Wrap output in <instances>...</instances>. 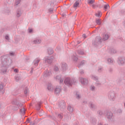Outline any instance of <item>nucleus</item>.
I'll list each match as a JSON object with an SVG mask.
<instances>
[{"mask_svg":"<svg viewBox=\"0 0 125 125\" xmlns=\"http://www.w3.org/2000/svg\"><path fill=\"white\" fill-rule=\"evenodd\" d=\"M80 73L81 75H83V74H84V72L83 70H82L80 72Z\"/></svg>","mask_w":125,"mask_h":125,"instance_id":"57","label":"nucleus"},{"mask_svg":"<svg viewBox=\"0 0 125 125\" xmlns=\"http://www.w3.org/2000/svg\"><path fill=\"white\" fill-rule=\"evenodd\" d=\"M67 110L69 111V112H70V113H73L74 111V108L73 107L71 106V105H68L67 106Z\"/></svg>","mask_w":125,"mask_h":125,"instance_id":"20","label":"nucleus"},{"mask_svg":"<svg viewBox=\"0 0 125 125\" xmlns=\"http://www.w3.org/2000/svg\"><path fill=\"white\" fill-rule=\"evenodd\" d=\"M28 90H29V89L28 88V87H25L24 89V94H28Z\"/></svg>","mask_w":125,"mask_h":125,"instance_id":"36","label":"nucleus"},{"mask_svg":"<svg viewBox=\"0 0 125 125\" xmlns=\"http://www.w3.org/2000/svg\"><path fill=\"white\" fill-rule=\"evenodd\" d=\"M109 73H112L113 72V68H110L108 70Z\"/></svg>","mask_w":125,"mask_h":125,"instance_id":"50","label":"nucleus"},{"mask_svg":"<svg viewBox=\"0 0 125 125\" xmlns=\"http://www.w3.org/2000/svg\"><path fill=\"white\" fill-rule=\"evenodd\" d=\"M51 75V71H46L44 74V77L45 78L47 77H49Z\"/></svg>","mask_w":125,"mask_h":125,"instance_id":"23","label":"nucleus"},{"mask_svg":"<svg viewBox=\"0 0 125 125\" xmlns=\"http://www.w3.org/2000/svg\"><path fill=\"white\" fill-rule=\"evenodd\" d=\"M26 122H27L28 123H30V119L27 118V120H26Z\"/></svg>","mask_w":125,"mask_h":125,"instance_id":"60","label":"nucleus"},{"mask_svg":"<svg viewBox=\"0 0 125 125\" xmlns=\"http://www.w3.org/2000/svg\"><path fill=\"white\" fill-rule=\"evenodd\" d=\"M47 52L49 55H51V54H53L54 52L53 50L50 48H48L47 49Z\"/></svg>","mask_w":125,"mask_h":125,"instance_id":"24","label":"nucleus"},{"mask_svg":"<svg viewBox=\"0 0 125 125\" xmlns=\"http://www.w3.org/2000/svg\"><path fill=\"white\" fill-rule=\"evenodd\" d=\"M90 123H91V124H92L94 125H96V119L94 118H91L90 119Z\"/></svg>","mask_w":125,"mask_h":125,"instance_id":"19","label":"nucleus"},{"mask_svg":"<svg viewBox=\"0 0 125 125\" xmlns=\"http://www.w3.org/2000/svg\"><path fill=\"white\" fill-rule=\"evenodd\" d=\"M14 72H15V73H18V72H19V70H18V69H15L14 70Z\"/></svg>","mask_w":125,"mask_h":125,"instance_id":"53","label":"nucleus"},{"mask_svg":"<svg viewBox=\"0 0 125 125\" xmlns=\"http://www.w3.org/2000/svg\"><path fill=\"white\" fill-rule=\"evenodd\" d=\"M22 15V11H21V9L19 8L17 11V17L19 18Z\"/></svg>","mask_w":125,"mask_h":125,"instance_id":"14","label":"nucleus"},{"mask_svg":"<svg viewBox=\"0 0 125 125\" xmlns=\"http://www.w3.org/2000/svg\"><path fill=\"white\" fill-rule=\"evenodd\" d=\"M73 60L75 62H77V61H78V57H76V56H73Z\"/></svg>","mask_w":125,"mask_h":125,"instance_id":"40","label":"nucleus"},{"mask_svg":"<svg viewBox=\"0 0 125 125\" xmlns=\"http://www.w3.org/2000/svg\"><path fill=\"white\" fill-rule=\"evenodd\" d=\"M41 42L42 41L41 40V39H36L33 41V42L35 44H39L41 43Z\"/></svg>","mask_w":125,"mask_h":125,"instance_id":"25","label":"nucleus"},{"mask_svg":"<svg viewBox=\"0 0 125 125\" xmlns=\"http://www.w3.org/2000/svg\"><path fill=\"white\" fill-rule=\"evenodd\" d=\"M96 23L98 25H101V20L100 19H98L96 20Z\"/></svg>","mask_w":125,"mask_h":125,"instance_id":"32","label":"nucleus"},{"mask_svg":"<svg viewBox=\"0 0 125 125\" xmlns=\"http://www.w3.org/2000/svg\"><path fill=\"white\" fill-rule=\"evenodd\" d=\"M33 70H34V68L32 67L31 68V70L30 71V73H33Z\"/></svg>","mask_w":125,"mask_h":125,"instance_id":"63","label":"nucleus"},{"mask_svg":"<svg viewBox=\"0 0 125 125\" xmlns=\"http://www.w3.org/2000/svg\"><path fill=\"white\" fill-rule=\"evenodd\" d=\"M79 4H80V2H79L78 1H76L73 4L74 8H75V7H78V5H79Z\"/></svg>","mask_w":125,"mask_h":125,"instance_id":"28","label":"nucleus"},{"mask_svg":"<svg viewBox=\"0 0 125 125\" xmlns=\"http://www.w3.org/2000/svg\"><path fill=\"white\" fill-rule=\"evenodd\" d=\"M80 80L81 83H82V84H83V85H86V84H87V83H88V81L86 79L81 78Z\"/></svg>","mask_w":125,"mask_h":125,"instance_id":"10","label":"nucleus"},{"mask_svg":"<svg viewBox=\"0 0 125 125\" xmlns=\"http://www.w3.org/2000/svg\"><path fill=\"white\" fill-rule=\"evenodd\" d=\"M25 60L26 61H28V60H30V58L29 57H26Z\"/></svg>","mask_w":125,"mask_h":125,"instance_id":"62","label":"nucleus"},{"mask_svg":"<svg viewBox=\"0 0 125 125\" xmlns=\"http://www.w3.org/2000/svg\"><path fill=\"white\" fill-rule=\"evenodd\" d=\"M21 1V0H16L15 4L16 5H18V4H19V3H20Z\"/></svg>","mask_w":125,"mask_h":125,"instance_id":"38","label":"nucleus"},{"mask_svg":"<svg viewBox=\"0 0 125 125\" xmlns=\"http://www.w3.org/2000/svg\"><path fill=\"white\" fill-rule=\"evenodd\" d=\"M98 114L100 115V116H102L103 115V112L101 110H99L98 111Z\"/></svg>","mask_w":125,"mask_h":125,"instance_id":"42","label":"nucleus"},{"mask_svg":"<svg viewBox=\"0 0 125 125\" xmlns=\"http://www.w3.org/2000/svg\"><path fill=\"white\" fill-rule=\"evenodd\" d=\"M20 112L21 115H24L26 113V110H25V108L23 107L22 108L20 109Z\"/></svg>","mask_w":125,"mask_h":125,"instance_id":"21","label":"nucleus"},{"mask_svg":"<svg viewBox=\"0 0 125 125\" xmlns=\"http://www.w3.org/2000/svg\"><path fill=\"white\" fill-rule=\"evenodd\" d=\"M5 38L6 40H7V41H9V37L7 35H6L5 37Z\"/></svg>","mask_w":125,"mask_h":125,"instance_id":"49","label":"nucleus"},{"mask_svg":"<svg viewBox=\"0 0 125 125\" xmlns=\"http://www.w3.org/2000/svg\"><path fill=\"white\" fill-rule=\"evenodd\" d=\"M47 89L49 91H52L53 90V87H52V85L51 84H48L47 85Z\"/></svg>","mask_w":125,"mask_h":125,"instance_id":"22","label":"nucleus"},{"mask_svg":"<svg viewBox=\"0 0 125 125\" xmlns=\"http://www.w3.org/2000/svg\"><path fill=\"white\" fill-rule=\"evenodd\" d=\"M10 55H11L12 56H13V55H14V52H11V53H10Z\"/></svg>","mask_w":125,"mask_h":125,"instance_id":"58","label":"nucleus"},{"mask_svg":"<svg viewBox=\"0 0 125 125\" xmlns=\"http://www.w3.org/2000/svg\"><path fill=\"white\" fill-rule=\"evenodd\" d=\"M13 105H19V103L18 102V100L17 99H15L12 102Z\"/></svg>","mask_w":125,"mask_h":125,"instance_id":"18","label":"nucleus"},{"mask_svg":"<svg viewBox=\"0 0 125 125\" xmlns=\"http://www.w3.org/2000/svg\"><path fill=\"white\" fill-rule=\"evenodd\" d=\"M62 16L63 17H66V14L63 13V14H62Z\"/></svg>","mask_w":125,"mask_h":125,"instance_id":"59","label":"nucleus"},{"mask_svg":"<svg viewBox=\"0 0 125 125\" xmlns=\"http://www.w3.org/2000/svg\"><path fill=\"white\" fill-rule=\"evenodd\" d=\"M76 98L78 99H80V98H81V96H80V95L79 94H78L77 93L76 94Z\"/></svg>","mask_w":125,"mask_h":125,"instance_id":"52","label":"nucleus"},{"mask_svg":"<svg viewBox=\"0 0 125 125\" xmlns=\"http://www.w3.org/2000/svg\"><path fill=\"white\" fill-rule=\"evenodd\" d=\"M108 7L110 8V5H109V4H107L104 5V9L105 10H107V9H108Z\"/></svg>","mask_w":125,"mask_h":125,"instance_id":"39","label":"nucleus"},{"mask_svg":"<svg viewBox=\"0 0 125 125\" xmlns=\"http://www.w3.org/2000/svg\"><path fill=\"white\" fill-rule=\"evenodd\" d=\"M15 79L16 82H19V81L21 80V77H20V76H15Z\"/></svg>","mask_w":125,"mask_h":125,"instance_id":"30","label":"nucleus"},{"mask_svg":"<svg viewBox=\"0 0 125 125\" xmlns=\"http://www.w3.org/2000/svg\"><path fill=\"white\" fill-rule=\"evenodd\" d=\"M0 93L3 94L4 93V89L3 88V84H0Z\"/></svg>","mask_w":125,"mask_h":125,"instance_id":"15","label":"nucleus"},{"mask_svg":"<svg viewBox=\"0 0 125 125\" xmlns=\"http://www.w3.org/2000/svg\"><path fill=\"white\" fill-rule=\"evenodd\" d=\"M54 70L55 72H57L58 71H59V68L57 66H55L54 68Z\"/></svg>","mask_w":125,"mask_h":125,"instance_id":"44","label":"nucleus"},{"mask_svg":"<svg viewBox=\"0 0 125 125\" xmlns=\"http://www.w3.org/2000/svg\"><path fill=\"white\" fill-rule=\"evenodd\" d=\"M58 118H59L60 119H62L63 116H62V115L59 114L58 115Z\"/></svg>","mask_w":125,"mask_h":125,"instance_id":"46","label":"nucleus"},{"mask_svg":"<svg viewBox=\"0 0 125 125\" xmlns=\"http://www.w3.org/2000/svg\"><path fill=\"white\" fill-rule=\"evenodd\" d=\"M40 61H41V60H39V59L35 61V62H34V65L35 66H38V65H39V63L40 62Z\"/></svg>","mask_w":125,"mask_h":125,"instance_id":"34","label":"nucleus"},{"mask_svg":"<svg viewBox=\"0 0 125 125\" xmlns=\"http://www.w3.org/2000/svg\"><path fill=\"white\" fill-rule=\"evenodd\" d=\"M12 2V0H8L7 1V3H8L9 4H10Z\"/></svg>","mask_w":125,"mask_h":125,"instance_id":"54","label":"nucleus"},{"mask_svg":"<svg viewBox=\"0 0 125 125\" xmlns=\"http://www.w3.org/2000/svg\"><path fill=\"white\" fill-rule=\"evenodd\" d=\"M89 107L91 110L94 111V110H96L97 109V106L94 104L92 102H90L89 104Z\"/></svg>","mask_w":125,"mask_h":125,"instance_id":"9","label":"nucleus"},{"mask_svg":"<svg viewBox=\"0 0 125 125\" xmlns=\"http://www.w3.org/2000/svg\"><path fill=\"white\" fill-rule=\"evenodd\" d=\"M84 62H85L84 60L80 62V64L78 65V68H80L81 66H83V65H84Z\"/></svg>","mask_w":125,"mask_h":125,"instance_id":"31","label":"nucleus"},{"mask_svg":"<svg viewBox=\"0 0 125 125\" xmlns=\"http://www.w3.org/2000/svg\"><path fill=\"white\" fill-rule=\"evenodd\" d=\"M1 32H2V33H3V32H4V28H2L1 30Z\"/></svg>","mask_w":125,"mask_h":125,"instance_id":"64","label":"nucleus"},{"mask_svg":"<svg viewBox=\"0 0 125 125\" xmlns=\"http://www.w3.org/2000/svg\"><path fill=\"white\" fill-rule=\"evenodd\" d=\"M118 63L119 65H125V58L124 57H120L118 58Z\"/></svg>","mask_w":125,"mask_h":125,"instance_id":"8","label":"nucleus"},{"mask_svg":"<svg viewBox=\"0 0 125 125\" xmlns=\"http://www.w3.org/2000/svg\"><path fill=\"white\" fill-rule=\"evenodd\" d=\"M48 11L50 13H52V12H53V9L50 8L49 9Z\"/></svg>","mask_w":125,"mask_h":125,"instance_id":"47","label":"nucleus"},{"mask_svg":"<svg viewBox=\"0 0 125 125\" xmlns=\"http://www.w3.org/2000/svg\"><path fill=\"white\" fill-rule=\"evenodd\" d=\"M64 83L65 84L68 85V86H72L73 83H76V80L74 79H71L69 78H67L64 80Z\"/></svg>","mask_w":125,"mask_h":125,"instance_id":"2","label":"nucleus"},{"mask_svg":"<svg viewBox=\"0 0 125 125\" xmlns=\"http://www.w3.org/2000/svg\"><path fill=\"white\" fill-rule=\"evenodd\" d=\"M106 115L109 121H112L114 119V115H113V113L111 111L106 110Z\"/></svg>","mask_w":125,"mask_h":125,"instance_id":"6","label":"nucleus"},{"mask_svg":"<svg viewBox=\"0 0 125 125\" xmlns=\"http://www.w3.org/2000/svg\"><path fill=\"white\" fill-rule=\"evenodd\" d=\"M61 68L62 69V71H66L67 70L68 66H67V63L65 62H62L61 63Z\"/></svg>","mask_w":125,"mask_h":125,"instance_id":"11","label":"nucleus"},{"mask_svg":"<svg viewBox=\"0 0 125 125\" xmlns=\"http://www.w3.org/2000/svg\"><path fill=\"white\" fill-rule=\"evenodd\" d=\"M107 62L108 64H113L114 63V60L111 58H109L107 59Z\"/></svg>","mask_w":125,"mask_h":125,"instance_id":"27","label":"nucleus"},{"mask_svg":"<svg viewBox=\"0 0 125 125\" xmlns=\"http://www.w3.org/2000/svg\"><path fill=\"white\" fill-rule=\"evenodd\" d=\"M54 59V57L51 56L50 57H47L45 58V62H47L48 64H51L52 62L53 61V59Z\"/></svg>","mask_w":125,"mask_h":125,"instance_id":"7","label":"nucleus"},{"mask_svg":"<svg viewBox=\"0 0 125 125\" xmlns=\"http://www.w3.org/2000/svg\"><path fill=\"white\" fill-rule=\"evenodd\" d=\"M42 102L37 103V104L36 105V109L37 111H40L41 109V105H42Z\"/></svg>","mask_w":125,"mask_h":125,"instance_id":"16","label":"nucleus"},{"mask_svg":"<svg viewBox=\"0 0 125 125\" xmlns=\"http://www.w3.org/2000/svg\"><path fill=\"white\" fill-rule=\"evenodd\" d=\"M96 16L97 17H101V12H98V14H96Z\"/></svg>","mask_w":125,"mask_h":125,"instance_id":"41","label":"nucleus"},{"mask_svg":"<svg viewBox=\"0 0 125 125\" xmlns=\"http://www.w3.org/2000/svg\"><path fill=\"white\" fill-rule=\"evenodd\" d=\"M61 92V86H57L55 89V94H59Z\"/></svg>","mask_w":125,"mask_h":125,"instance_id":"12","label":"nucleus"},{"mask_svg":"<svg viewBox=\"0 0 125 125\" xmlns=\"http://www.w3.org/2000/svg\"><path fill=\"white\" fill-rule=\"evenodd\" d=\"M12 109L13 111H17L19 109V106L15 104V105L12 106Z\"/></svg>","mask_w":125,"mask_h":125,"instance_id":"17","label":"nucleus"},{"mask_svg":"<svg viewBox=\"0 0 125 125\" xmlns=\"http://www.w3.org/2000/svg\"><path fill=\"white\" fill-rule=\"evenodd\" d=\"M101 42H102L101 41V37L97 36L95 40L92 42V45L96 47L97 46H98V45H99Z\"/></svg>","mask_w":125,"mask_h":125,"instance_id":"3","label":"nucleus"},{"mask_svg":"<svg viewBox=\"0 0 125 125\" xmlns=\"http://www.w3.org/2000/svg\"><path fill=\"white\" fill-rule=\"evenodd\" d=\"M96 85L97 86H100L101 85V83H100V82L97 81V82H96Z\"/></svg>","mask_w":125,"mask_h":125,"instance_id":"37","label":"nucleus"},{"mask_svg":"<svg viewBox=\"0 0 125 125\" xmlns=\"http://www.w3.org/2000/svg\"><path fill=\"white\" fill-rule=\"evenodd\" d=\"M98 71L99 73H100V72H101V71H102V68H99Z\"/></svg>","mask_w":125,"mask_h":125,"instance_id":"61","label":"nucleus"},{"mask_svg":"<svg viewBox=\"0 0 125 125\" xmlns=\"http://www.w3.org/2000/svg\"><path fill=\"white\" fill-rule=\"evenodd\" d=\"M117 112H118V113H121L122 112L121 109H118V110H117Z\"/></svg>","mask_w":125,"mask_h":125,"instance_id":"56","label":"nucleus"},{"mask_svg":"<svg viewBox=\"0 0 125 125\" xmlns=\"http://www.w3.org/2000/svg\"><path fill=\"white\" fill-rule=\"evenodd\" d=\"M121 14H122L123 15H125V11L124 10H122L121 11H120Z\"/></svg>","mask_w":125,"mask_h":125,"instance_id":"45","label":"nucleus"},{"mask_svg":"<svg viewBox=\"0 0 125 125\" xmlns=\"http://www.w3.org/2000/svg\"><path fill=\"white\" fill-rule=\"evenodd\" d=\"M108 98L111 101H114L116 99V92L114 91H110L108 93Z\"/></svg>","mask_w":125,"mask_h":125,"instance_id":"5","label":"nucleus"},{"mask_svg":"<svg viewBox=\"0 0 125 125\" xmlns=\"http://www.w3.org/2000/svg\"><path fill=\"white\" fill-rule=\"evenodd\" d=\"M111 54H114L117 52V51L115 49H111L110 51Z\"/></svg>","mask_w":125,"mask_h":125,"instance_id":"33","label":"nucleus"},{"mask_svg":"<svg viewBox=\"0 0 125 125\" xmlns=\"http://www.w3.org/2000/svg\"><path fill=\"white\" fill-rule=\"evenodd\" d=\"M92 77L95 81H97V80H98V77L97 76L92 75Z\"/></svg>","mask_w":125,"mask_h":125,"instance_id":"43","label":"nucleus"},{"mask_svg":"<svg viewBox=\"0 0 125 125\" xmlns=\"http://www.w3.org/2000/svg\"><path fill=\"white\" fill-rule=\"evenodd\" d=\"M66 103L64 101H61L59 103L58 107H59V109L61 111H64L65 109H66Z\"/></svg>","mask_w":125,"mask_h":125,"instance_id":"4","label":"nucleus"},{"mask_svg":"<svg viewBox=\"0 0 125 125\" xmlns=\"http://www.w3.org/2000/svg\"><path fill=\"white\" fill-rule=\"evenodd\" d=\"M77 53L80 55H83L84 53L83 52V50L79 49L77 51Z\"/></svg>","mask_w":125,"mask_h":125,"instance_id":"26","label":"nucleus"},{"mask_svg":"<svg viewBox=\"0 0 125 125\" xmlns=\"http://www.w3.org/2000/svg\"><path fill=\"white\" fill-rule=\"evenodd\" d=\"M94 89H95V87L94 86H92L91 87V90H92V91L94 90Z\"/></svg>","mask_w":125,"mask_h":125,"instance_id":"51","label":"nucleus"},{"mask_svg":"<svg viewBox=\"0 0 125 125\" xmlns=\"http://www.w3.org/2000/svg\"><path fill=\"white\" fill-rule=\"evenodd\" d=\"M109 39V35L108 34H105L103 38V40L104 41H107Z\"/></svg>","mask_w":125,"mask_h":125,"instance_id":"29","label":"nucleus"},{"mask_svg":"<svg viewBox=\"0 0 125 125\" xmlns=\"http://www.w3.org/2000/svg\"><path fill=\"white\" fill-rule=\"evenodd\" d=\"M94 1H95V0H88V4H92L94 3Z\"/></svg>","mask_w":125,"mask_h":125,"instance_id":"35","label":"nucleus"},{"mask_svg":"<svg viewBox=\"0 0 125 125\" xmlns=\"http://www.w3.org/2000/svg\"><path fill=\"white\" fill-rule=\"evenodd\" d=\"M56 80L57 81H60V83H63V79L61 78V76L58 75L56 77Z\"/></svg>","mask_w":125,"mask_h":125,"instance_id":"13","label":"nucleus"},{"mask_svg":"<svg viewBox=\"0 0 125 125\" xmlns=\"http://www.w3.org/2000/svg\"><path fill=\"white\" fill-rule=\"evenodd\" d=\"M28 30L29 33H33V29H30V28H29V29H28Z\"/></svg>","mask_w":125,"mask_h":125,"instance_id":"48","label":"nucleus"},{"mask_svg":"<svg viewBox=\"0 0 125 125\" xmlns=\"http://www.w3.org/2000/svg\"><path fill=\"white\" fill-rule=\"evenodd\" d=\"M8 56L7 55H4L0 57L1 63V66L0 69V74L4 75L6 73H7V69H8V67L11 64V62H8Z\"/></svg>","mask_w":125,"mask_h":125,"instance_id":"1","label":"nucleus"},{"mask_svg":"<svg viewBox=\"0 0 125 125\" xmlns=\"http://www.w3.org/2000/svg\"><path fill=\"white\" fill-rule=\"evenodd\" d=\"M83 37L84 38V39H86V35L84 34L83 35Z\"/></svg>","mask_w":125,"mask_h":125,"instance_id":"55","label":"nucleus"}]
</instances>
